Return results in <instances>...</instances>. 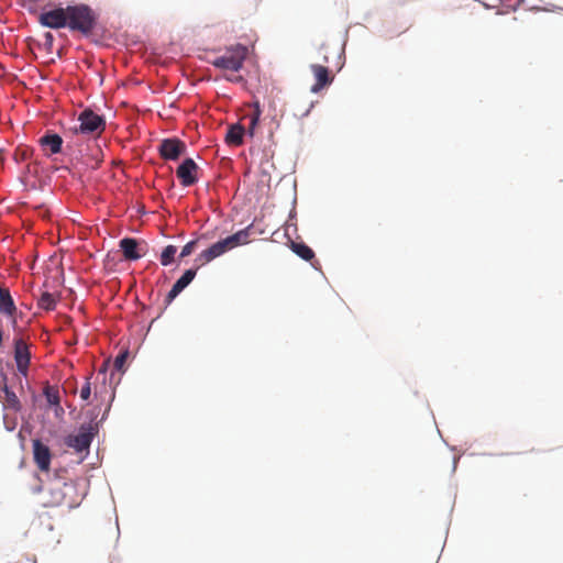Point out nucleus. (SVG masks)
<instances>
[{"mask_svg": "<svg viewBox=\"0 0 563 563\" xmlns=\"http://www.w3.org/2000/svg\"><path fill=\"white\" fill-rule=\"evenodd\" d=\"M79 505V496L77 487L74 482L62 481L59 478L53 479L48 484L46 492L45 506L47 507H62L73 509Z\"/></svg>", "mask_w": 563, "mask_h": 563, "instance_id": "f257e3e1", "label": "nucleus"}, {"mask_svg": "<svg viewBox=\"0 0 563 563\" xmlns=\"http://www.w3.org/2000/svg\"><path fill=\"white\" fill-rule=\"evenodd\" d=\"M252 230L253 224L221 241L216 242L210 247L201 252L198 256V260L201 261L202 264H206L239 245L249 243Z\"/></svg>", "mask_w": 563, "mask_h": 563, "instance_id": "f03ea898", "label": "nucleus"}, {"mask_svg": "<svg viewBox=\"0 0 563 563\" xmlns=\"http://www.w3.org/2000/svg\"><path fill=\"white\" fill-rule=\"evenodd\" d=\"M67 27L85 35L90 34L98 20L97 13L87 4L80 3L66 7Z\"/></svg>", "mask_w": 563, "mask_h": 563, "instance_id": "7ed1b4c3", "label": "nucleus"}, {"mask_svg": "<svg viewBox=\"0 0 563 563\" xmlns=\"http://www.w3.org/2000/svg\"><path fill=\"white\" fill-rule=\"evenodd\" d=\"M79 125L68 129L65 132L70 140H79V135H100L106 129V120L102 115L95 113L91 109H85L78 117Z\"/></svg>", "mask_w": 563, "mask_h": 563, "instance_id": "20e7f679", "label": "nucleus"}, {"mask_svg": "<svg viewBox=\"0 0 563 563\" xmlns=\"http://www.w3.org/2000/svg\"><path fill=\"white\" fill-rule=\"evenodd\" d=\"M247 56V47L241 44L230 46L224 54L217 56L210 63L216 68L238 73L244 64Z\"/></svg>", "mask_w": 563, "mask_h": 563, "instance_id": "39448f33", "label": "nucleus"}, {"mask_svg": "<svg viewBox=\"0 0 563 563\" xmlns=\"http://www.w3.org/2000/svg\"><path fill=\"white\" fill-rule=\"evenodd\" d=\"M80 145V140H70L67 142L66 148L75 156L77 161L86 165L91 169H97L102 162V152L100 147L92 143L87 144L86 150L89 153H84L81 148H77Z\"/></svg>", "mask_w": 563, "mask_h": 563, "instance_id": "423d86ee", "label": "nucleus"}, {"mask_svg": "<svg viewBox=\"0 0 563 563\" xmlns=\"http://www.w3.org/2000/svg\"><path fill=\"white\" fill-rule=\"evenodd\" d=\"M38 23L49 29H62L67 26L66 8H57L51 11L42 12L38 15Z\"/></svg>", "mask_w": 563, "mask_h": 563, "instance_id": "0eeeda50", "label": "nucleus"}, {"mask_svg": "<svg viewBox=\"0 0 563 563\" xmlns=\"http://www.w3.org/2000/svg\"><path fill=\"white\" fill-rule=\"evenodd\" d=\"M199 166L192 158H186L177 167L176 176L179 179L181 186L189 187L198 181Z\"/></svg>", "mask_w": 563, "mask_h": 563, "instance_id": "6e6552de", "label": "nucleus"}, {"mask_svg": "<svg viewBox=\"0 0 563 563\" xmlns=\"http://www.w3.org/2000/svg\"><path fill=\"white\" fill-rule=\"evenodd\" d=\"M14 360L19 373L26 376L31 360V352L23 338L14 339Z\"/></svg>", "mask_w": 563, "mask_h": 563, "instance_id": "1a4fd4ad", "label": "nucleus"}, {"mask_svg": "<svg viewBox=\"0 0 563 563\" xmlns=\"http://www.w3.org/2000/svg\"><path fill=\"white\" fill-rule=\"evenodd\" d=\"M186 151V144L178 139H165L158 146L159 155L166 161H176Z\"/></svg>", "mask_w": 563, "mask_h": 563, "instance_id": "9d476101", "label": "nucleus"}, {"mask_svg": "<svg viewBox=\"0 0 563 563\" xmlns=\"http://www.w3.org/2000/svg\"><path fill=\"white\" fill-rule=\"evenodd\" d=\"M310 69L316 80V82L311 86V92L317 93L324 87L332 84L334 76L331 75L329 66L321 64H311Z\"/></svg>", "mask_w": 563, "mask_h": 563, "instance_id": "9b49d317", "label": "nucleus"}, {"mask_svg": "<svg viewBox=\"0 0 563 563\" xmlns=\"http://www.w3.org/2000/svg\"><path fill=\"white\" fill-rule=\"evenodd\" d=\"M32 444L35 464L41 471L47 472L49 470L52 460V453L49 448L38 439L33 440Z\"/></svg>", "mask_w": 563, "mask_h": 563, "instance_id": "f8f14e48", "label": "nucleus"}, {"mask_svg": "<svg viewBox=\"0 0 563 563\" xmlns=\"http://www.w3.org/2000/svg\"><path fill=\"white\" fill-rule=\"evenodd\" d=\"M91 441L92 433L90 432V428L81 427V431L78 434L68 435L65 443L77 452H82L89 449Z\"/></svg>", "mask_w": 563, "mask_h": 563, "instance_id": "ddd939ff", "label": "nucleus"}, {"mask_svg": "<svg viewBox=\"0 0 563 563\" xmlns=\"http://www.w3.org/2000/svg\"><path fill=\"white\" fill-rule=\"evenodd\" d=\"M196 273V269H187L180 278L177 279L166 297L167 303H170L194 280Z\"/></svg>", "mask_w": 563, "mask_h": 563, "instance_id": "4468645a", "label": "nucleus"}, {"mask_svg": "<svg viewBox=\"0 0 563 563\" xmlns=\"http://www.w3.org/2000/svg\"><path fill=\"white\" fill-rule=\"evenodd\" d=\"M120 249L124 258L128 261H136L144 255V253L141 252V249L139 247L137 241L132 238L122 239L120 241Z\"/></svg>", "mask_w": 563, "mask_h": 563, "instance_id": "2eb2a0df", "label": "nucleus"}, {"mask_svg": "<svg viewBox=\"0 0 563 563\" xmlns=\"http://www.w3.org/2000/svg\"><path fill=\"white\" fill-rule=\"evenodd\" d=\"M38 142L42 147L49 150V155L62 152L63 139L56 133L47 132L38 140Z\"/></svg>", "mask_w": 563, "mask_h": 563, "instance_id": "dca6fc26", "label": "nucleus"}, {"mask_svg": "<svg viewBox=\"0 0 563 563\" xmlns=\"http://www.w3.org/2000/svg\"><path fill=\"white\" fill-rule=\"evenodd\" d=\"M318 55L320 56V59L323 63L322 65L329 66L333 58H338V62L334 65H340L341 51L336 46H331L330 44H322L318 48Z\"/></svg>", "mask_w": 563, "mask_h": 563, "instance_id": "f3484780", "label": "nucleus"}, {"mask_svg": "<svg viewBox=\"0 0 563 563\" xmlns=\"http://www.w3.org/2000/svg\"><path fill=\"white\" fill-rule=\"evenodd\" d=\"M16 311L14 301L8 288L0 286V312L13 317Z\"/></svg>", "mask_w": 563, "mask_h": 563, "instance_id": "a211bd4d", "label": "nucleus"}, {"mask_svg": "<svg viewBox=\"0 0 563 563\" xmlns=\"http://www.w3.org/2000/svg\"><path fill=\"white\" fill-rule=\"evenodd\" d=\"M245 133V129L241 124H233L229 128L225 142L229 145L240 146L243 144V135Z\"/></svg>", "mask_w": 563, "mask_h": 563, "instance_id": "6ab92c4d", "label": "nucleus"}, {"mask_svg": "<svg viewBox=\"0 0 563 563\" xmlns=\"http://www.w3.org/2000/svg\"><path fill=\"white\" fill-rule=\"evenodd\" d=\"M2 390L4 393V397H3V406H4V408L13 410L15 412L20 411L21 402H20L18 396L15 395V393L9 389V387H8L5 382H4L3 386H2Z\"/></svg>", "mask_w": 563, "mask_h": 563, "instance_id": "aec40b11", "label": "nucleus"}, {"mask_svg": "<svg viewBox=\"0 0 563 563\" xmlns=\"http://www.w3.org/2000/svg\"><path fill=\"white\" fill-rule=\"evenodd\" d=\"M290 249L296 255L305 261H311L314 257V252L302 242L291 241Z\"/></svg>", "mask_w": 563, "mask_h": 563, "instance_id": "412c9836", "label": "nucleus"}, {"mask_svg": "<svg viewBox=\"0 0 563 563\" xmlns=\"http://www.w3.org/2000/svg\"><path fill=\"white\" fill-rule=\"evenodd\" d=\"M261 114H262V110L260 108V104L258 102H255L254 103V110L253 112L249 115L250 118V125L247 128V133L253 136L254 133H255V128L256 125L258 124V121H260V118H261Z\"/></svg>", "mask_w": 563, "mask_h": 563, "instance_id": "4be33fe9", "label": "nucleus"}, {"mask_svg": "<svg viewBox=\"0 0 563 563\" xmlns=\"http://www.w3.org/2000/svg\"><path fill=\"white\" fill-rule=\"evenodd\" d=\"M177 252L176 246L174 245H167L162 254H161V264L163 266H168L174 261L175 254Z\"/></svg>", "mask_w": 563, "mask_h": 563, "instance_id": "5701e85b", "label": "nucleus"}, {"mask_svg": "<svg viewBox=\"0 0 563 563\" xmlns=\"http://www.w3.org/2000/svg\"><path fill=\"white\" fill-rule=\"evenodd\" d=\"M38 306L47 311L54 310L56 306V300L52 294L44 292L38 300Z\"/></svg>", "mask_w": 563, "mask_h": 563, "instance_id": "b1692460", "label": "nucleus"}, {"mask_svg": "<svg viewBox=\"0 0 563 563\" xmlns=\"http://www.w3.org/2000/svg\"><path fill=\"white\" fill-rule=\"evenodd\" d=\"M44 395L49 405L59 407V393L57 388H54L52 386H47L44 389Z\"/></svg>", "mask_w": 563, "mask_h": 563, "instance_id": "393cba45", "label": "nucleus"}, {"mask_svg": "<svg viewBox=\"0 0 563 563\" xmlns=\"http://www.w3.org/2000/svg\"><path fill=\"white\" fill-rule=\"evenodd\" d=\"M128 357H129V352L128 351H123V352L119 353L117 355V357L114 358L113 367L118 372H123L124 371V365H125V362H126Z\"/></svg>", "mask_w": 563, "mask_h": 563, "instance_id": "a878e982", "label": "nucleus"}, {"mask_svg": "<svg viewBox=\"0 0 563 563\" xmlns=\"http://www.w3.org/2000/svg\"><path fill=\"white\" fill-rule=\"evenodd\" d=\"M90 395H91L90 382H89V378H87L85 385L80 389V398L82 400H88Z\"/></svg>", "mask_w": 563, "mask_h": 563, "instance_id": "bb28decb", "label": "nucleus"}, {"mask_svg": "<svg viewBox=\"0 0 563 563\" xmlns=\"http://www.w3.org/2000/svg\"><path fill=\"white\" fill-rule=\"evenodd\" d=\"M195 246H196V241H190L188 242L181 250L180 252V257H186V256H189L194 250H195Z\"/></svg>", "mask_w": 563, "mask_h": 563, "instance_id": "cd10ccee", "label": "nucleus"}, {"mask_svg": "<svg viewBox=\"0 0 563 563\" xmlns=\"http://www.w3.org/2000/svg\"><path fill=\"white\" fill-rule=\"evenodd\" d=\"M44 40H45V43H44V44H45V46H46L48 49H51V48H52V46H53V43H54V36H53V34H52L51 32H46V33L44 34Z\"/></svg>", "mask_w": 563, "mask_h": 563, "instance_id": "c85d7f7f", "label": "nucleus"}, {"mask_svg": "<svg viewBox=\"0 0 563 563\" xmlns=\"http://www.w3.org/2000/svg\"><path fill=\"white\" fill-rule=\"evenodd\" d=\"M227 79L230 80V81L240 82V81L243 80V77L240 76V75H234L232 77H227Z\"/></svg>", "mask_w": 563, "mask_h": 563, "instance_id": "c756f323", "label": "nucleus"}, {"mask_svg": "<svg viewBox=\"0 0 563 563\" xmlns=\"http://www.w3.org/2000/svg\"><path fill=\"white\" fill-rule=\"evenodd\" d=\"M2 344V331L0 330V345Z\"/></svg>", "mask_w": 563, "mask_h": 563, "instance_id": "7c9ffc66", "label": "nucleus"}, {"mask_svg": "<svg viewBox=\"0 0 563 563\" xmlns=\"http://www.w3.org/2000/svg\"><path fill=\"white\" fill-rule=\"evenodd\" d=\"M12 324H13V327H15V325H16V320H15V318H13V320H12Z\"/></svg>", "mask_w": 563, "mask_h": 563, "instance_id": "2f4dec72", "label": "nucleus"}, {"mask_svg": "<svg viewBox=\"0 0 563 563\" xmlns=\"http://www.w3.org/2000/svg\"><path fill=\"white\" fill-rule=\"evenodd\" d=\"M522 2H525L526 0H521Z\"/></svg>", "mask_w": 563, "mask_h": 563, "instance_id": "473e14b6", "label": "nucleus"}]
</instances>
